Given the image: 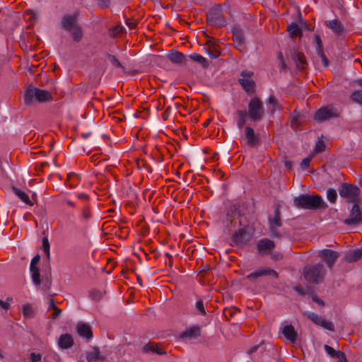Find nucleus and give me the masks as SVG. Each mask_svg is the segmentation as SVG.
I'll list each match as a JSON object with an SVG mask.
<instances>
[{"label":"nucleus","instance_id":"obj_1","mask_svg":"<svg viewBox=\"0 0 362 362\" xmlns=\"http://www.w3.org/2000/svg\"><path fill=\"white\" fill-rule=\"evenodd\" d=\"M293 204L306 209H325L327 206L320 195L301 194L294 198Z\"/></svg>","mask_w":362,"mask_h":362},{"label":"nucleus","instance_id":"obj_2","mask_svg":"<svg viewBox=\"0 0 362 362\" xmlns=\"http://www.w3.org/2000/svg\"><path fill=\"white\" fill-rule=\"evenodd\" d=\"M52 100L51 93L45 90H41L29 86L24 94V100L26 105H32L35 101L45 103Z\"/></svg>","mask_w":362,"mask_h":362},{"label":"nucleus","instance_id":"obj_3","mask_svg":"<svg viewBox=\"0 0 362 362\" xmlns=\"http://www.w3.org/2000/svg\"><path fill=\"white\" fill-rule=\"evenodd\" d=\"M325 274L326 271L324 269L323 265L320 264H317L315 266L306 267L304 269L305 278L308 281L313 283H317L322 280Z\"/></svg>","mask_w":362,"mask_h":362},{"label":"nucleus","instance_id":"obj_4","mask_svg":"<svg viewBox=\"0 0 362 362\" xmlns=\"http://www.w3.org/2000/svg\"><path fill=\"white\" fill-rule=\"evenodd\" d=\"M264 113L263 105L259 99L252 98L248 104L247 115L250 119L254 122L259 121L262 118Z\"/></svg>","mask_w":362,"mask_h":362},{"label":"nucleus","instance_id":"obj_5","mask_svg":"<svg viewBox=\"0 0 362 362\" xmlns=\"http://www.w3.org/2000/svg\"><path fill=\"white\" fill-rule=\"evenodd\" d=\"M339 115V110L332 106H325L320 108L315 114L314 119L317 122H324Z\"/></svg>","mask_w":362,"mask_h":362},{"label":"nucleus","instance_id":"obj_6","mask_svg":"<svg viewBox=\"0 0 362 362\" xmlns=\"http://www.w3.org/2000/svg\"><path fill=\"white\" fill-rule=\"evenodd\" d=\"M341 197L346 199L348 201L355 203L358 201L359 189L350 184H343L339 189Z\"/></svg>","mask_w":362,"mask_h":362},{"label":"nucleus","instance_id":"obj_7","mask_svg":"<svg viewBox=\"0 0 362 362\" xmlns=\"http://www.w3.org/2000/svg\"><path fill=\"white\" fill-rule=\"evenodd\" d=\"M253 72L250 71H243L241 72L239 82L248 93H253L255 89V82L252 79Z\"/></svg>","mask_w":362,"mask_h":362},{"label":"nucleus","instance_id":"obj_8","mask_svg":"<svg viewBox=\"0 0 362 362\" xmlns=\"http://www.w3.org/2000/svg\"><path fill=\"white\" fill-rule=\"evenodd\" d=\"M306 315L315 324L327 329L329 331H334V327L332 322L327 321L321 316L312 312H307Z\"/></svg>","mask_w":362,"mask_h":362},{"label":"nucleus","instance_id":"obj_9","mask_svg":"<svg viewBox=\"0 0 362 362\" xmlns=\"http://www.w3.org/2000/svg\"><path fill=\"white\" fill-rule=\"evenodd\" d=\"M39 261H40V255H37L32 259L30 265V276H31V278H32V280H33L34 284L36 286H39L41 283L39 269L37 267V264L39 262Z\"/></svg>","mask_w":362,"mask_h":362},{"label":"nucleus","instance_id":"obj_10","mask_svg":"<svg viewBox=\"0 0 362 362\" xmlns=\"http://www.w3.org/2000/svg\"><path fill=\"white\" fill-rule=\"evenodd\" d=\"M318 256L331 267L338 258L339 253L332 250L324 249L318 252Z\"/></svg>","mask_w":362,"mask_h":362},{"label":"nucleus","instance_id":"obj_11","mask_svg":"<svg viewBox=\"0 0 362 362\" xmlns=\"http://www.w3.org/2000/svg\"><path fill=\"white\" fill-rule=\"evenodd\" d=\"M169 60L175 64L189 66V57L179 52H174L168 55Z\"/></svg>","mask_w":362,"mask_h":362},{"label":"nucleus","instance_id":"obj_12","mask_svg":"<svg viewBox=\"0 0 362 362\" xmlns=\"http://www.w3.org/2000/svg\"><path fill=\"white\" fill-rule=\"evenodd\" d=\"M325 25L337 35H341L344 31V25L337 18L327 20L325 21Z\"/></svg>","mask_w":362,"mask_h":362},{"label":"nucleus","instance_id":"obj_13","mask_svg":"<svg viewBox=\"0 0 362 362\" xmlns=\"http://www.w3.org/2000/svg\"><path fill=\"white\" fill-rule=\"evenodd\" d=\"M265 275H270V276H273L274 277H278V274H277L276 272H275L274 270H272L267 267H261V268L257 269L256 271H255L254 272L249 274L246 276V279L248 280H251L252 279H256V278L260 277L262 276H265Z\"/></svg>","mask_w":362,"mask_h":362},{"label":"nucleus","instance_id":"obj_14","mask_svg":"<svg viewBox=\"0 0 362 362\" xmlns=\"http://www.w3.org/2000/svg\"><path fill=\"white\" fill-rule=\"evenodd\" d=\"M362 219L361 213L358 204H355L351 211L350 217L344 223L351 225L359 222Z\"/></svg>","mask_w":362,"mask_h":362},{"label":"nucleus","instance_id":"obj_15","mask_svg":"<svg viewBox=\"0 0 362 362\" xmlns=\"http://www.w3.org/2000/svg\"><path fill=\"white\" fill-rule=\"evenodd\" d=\"M274 246V243L269 239L260 240L257 243V249L261 254L269 253Z\"/></svg>","mask_w":362,"mask_h":362},{"label":"nucleus","instance_id":"obj_16","mask_svg":"<svg viewBox=\"0 0 362 362\" xmlns=\"http://www.w3.org/2000/svg\"><path fill=\"white\" fill-rule=\"evenodd\" d=\"M200 335V328L198 326H190L181 334L183 339H196Z\"/></svg>","mask_w":362,"mask_h":362},{"label":"nucleus","instance_id":"obj_17","mask_svg":"<svg viewBox=\"0 0 362 362\" xmlns=\"http://www.w3.org/2000/svg\"><path fill=\"white\" fill-rule=\"evenodd\" d=\"M62 27L67 31H70L78 25L76 22V16L66 15L62 19Z\"/></svg>","mask_w":362,"mask_h":362},{"label":"nucleus","instance_id":"obj_18","mask_svg":"<svg viewBox=\"0 0 362 362\" xmlns=\"http://www.w3.org/2000/svg\"><path fill=\"white\" fill-rule=\"evenodd\" d=\"M74 340L71 336L69 334H64L60 336L58 345L62 349H66L72 346Z\"/></svg>","mask_w":362,"mask_h":362},{"label":"nucleus","instance_id":"obj_19","mask_svg":"<svg viewBox=\"0 0 362 362\" xmlns=\"http://www.w3.org/2000/svg\"><path fill=\"white\" fill-rule=\"evenodd\" d=\"M78 334L82 337L89 339L92 337L90 327L88 324L78 323L76 327Z\"/></svg>","mask_w":362,"mask_h":362},{"label":"nucleus","instance_id":"obj_20","mask_svg":"<svg viewBox=\"0 0 362 362\" xmlns=\"http://www.w3.org/2000/svg\"><path fill=\"white\" fill-rule=\"evenodd\" d=\"M282 333L284 337L291 342L296 339V332L292 325H286L282 329Z\"/></svg>","mask_w":362,"mask_h":362},{"label":"nucleus","instance_id":"obj_21","mask_svg":"<svg viewBox=\"0 0 362 362\" xmlns=\"http://www.w3.org/2000/svg\"><path fill=\"white\" fill-rule=\"evenodd\" d=\"M188 57L189 64H190L191 61H194L200 64L203 68H205L208 66L207 59L199 54L192 53V54L189 55Z\"/></svg>","mask_w":362,"mask_h":362},{"label":"nucleus","instance_id":"obj_22","mask_svg":"<svg viewBox=\"0 0 362 362\" xmlns=\"http://www.w3.org/2000/svg\"><path fill=\"white\" fill-rule=\"evenodd\" d=\"M292 60L298 69H303L304 68L305 61L304 56L299 52H294L292 54Z\"/></svg>","mask_w":362,"mask_h":362},{"label":"nucleus","instance_id":"obj_23","mask_svg":"<svg viewBox=\"0 0 362 362\" xmlns=\"http://www.w3.org/2000/svg\"><path fill=\"white\" fill-rule=\"evenodd\" d=\"M237 124L240 129L243 128L245 124L248 115L244 110H238L237 112Z\"/></svg>","mask_w":362,"mask_h":362},{"label":"nucleus","instance_id":"obj_24","mask_svg":"<svg viewBox=\"0 0 362 362\" xmlns=\"http://www.w3.org/2000/svg\"><path fill=\"white\" fill-rule=\"evenodd\" d=\"M14 192H15L16 195L18 196V197L19 199H21L24 203H25L26 204H28L29 206L33 205V202L30 200L28 196L26 194L25 192H24L18 189H15Z\"/></svg>","mask_w":362,"mask_h":362},{"label":"nucleus","instance_id":"obj_25","mask_svg":"<svg viewBox=\"0 0 362 362\" xmlns=\"http://www.w3.org/2000/svg\"><path fill=\"white\" fill-rule=\"evenodd\" d=\"M72 35L73 40L75 42H78L82 38V31L79 25H77L74 29L69 31Z\"/></svg>","mask_w":362,"mask_h":362},{"label":"nucleus","instance_id":"obj_26","mask_svg":"<svg viewBox=\"0 0 362 362\" xmlns=\"http://www.w3.org/2000/svg\"><path fill=\"white\" fill-rule=\"evenodd\" d=\"M267 103L269 105L272 106V112H274L275 111L280 110V106L279 105L278 100L274 96H269Z\"/></svg>","mask_w":362,"mask_h":362},{"label":"nucleus","instance_id":"obj_27","mask_svg":"<svg viewBox=\"0 0 362 362\" xmlns=\"http://www.w3.org/2000/svg\"><path fill=\"white\" fill-rule=\"evenodd\" d=\"M24 17L28 21L33 22L37 18V13L32 9H27L24 12Z\"/></svg>","mask_w":362,"mask_h":362},{"label":"nucleus","instance_id":"obj_28","mask_svg":"<svg viewBox=\"0 0 362 362\" xmlns=\"http://www.w3.org/2000/svg\"><path fill=\"white\" fill-rule=\"evenodd\" d=\"M313 43L315 45L317 53V52L321 53V52L323 51V47H322V40L319 35H314Z\"/></svg>","mask_w":362,"mask_h":362},{"label":"nucleus","instance_id":"obj_29","mask_svg":"<svg viewBox=\"0 0 362 362\" xmlns=\"http://www.w3.org/2000/svg\"><path fill=\"white\" fill-rule=\"evenodd\" d=\"M361 257H362V248L354 250L347 257L350 261H356Z\"/></svg>","mask_w":362,"mask_h":362},{"label":"nucleus","instance_id":"obj_30","mask_svg":"<svg viewBox=\"0 0 362 362\" xmlns=\"http://www.w3.org/2000/svg\"><path fill=\"white\" fill-rule=\"evenodd\" d=\"M288 31L291 37L297 36L300 34V30L298 25L296 23H292L288 27Z\"/></svg>","mask_w":362,"mask_h":362},{"label":"nucleus","instance_id":"obj_31","mask_svg":"<svg viewBox=\"0 0 362 362\" xmlns=\"http://www.w3.org/2000/svg\"><path fill=\"white\" fill-rule=\"evenodd\" d=\"M241 139L243 144H248L250 146H253L259 142V137H241Z\"/></svg>","mask_w":362,"mask_h":362},{"label":"nucleus","instance_id":"obj_32","mask_svg":"<svg viewBox=\"0 0 362 362\" xmlns=\"http://www.w3.org/2000/svg\"><path fill=\"white\" fill-rule=\"evenodd\" d=\"M300 120V115L298 113H297L296 112H294L291 115V127L293 129H296L298 128Z\"/></svg>","mask_w":362,"mask_h":362},{"label":"nucleus","instance_id":"obj_33","mask_svg":"<svg viewBox=\"0 0 362 362\" xmlns=\"http://www.w3.org/2000/svg\"><path fill=\"white\" fill-rule=\"evenodd\" d=\"M327 198L331 203H334L337 198V191L332 188L328 189L327 191Z\"/></svg>","mask_w":362,"mask_h":362},{"label":"nucleus","instance_id":"obj_34","mask_svg":"<svg viewBox=\"0 0 362 362\" xmlns=\"http://www.w3.org/2000/svg\"><path fill=\"white\" fill-rule=\"evenodd\" d=\"M351 99L362 105V90L354 91L351 95Z\"/></svg>","mask_w":362,"mask_h":362},{"label":"nucleus","instance_id":"obj_35","mask_svg":"<svg viewBox=\"0 0 362 362\" xmlns=\"http://www.w3.org/2000/svg\"><path fill=\"white\" fill-rule=\"evenodd\" d=\"M324 349L325 352L331 357L336 358L338 355V353L340 352V351L335 350L331 346L328 345H325Z\"/></svg>","mask_w":362,"mask_h":362},{"label":"nucleus","instance_id":"obj_36","mask_svg":"<svg viewBox=\"0 0 362 362\" xmlns=\"http://www.w3.org/2000/svg\"><path fill=\"white\" fill-rule=\"evenodd\" d=\"M325 147L326 145L324 141L322 139H319L315 146V153L322 152L325 150Z\"/></svg>","mask_w":362,"mask_h":362},{"label":"nucleus","instance_id":"obj_37","mask_svg":"<svg viewBox=\"0 0 362 362\" xmlns=\"http://www.w3.org/2000/svg\"><path fill=\"white\" fill-rule=\"evenodd\" d=\"M42 250L47 255V258H49V243L47 238H44L42 239Z\"/></svg>","mask_w":362,"mask_h":362},{"label":"nucleus","instance_id":"obj_38","mask_svg":"<svg viewBox=\"0 0 362 362\" xmlns=\"http://www.w3.org/2000/svg\"><path fill=\"white\" fill-rule=\"evenodd\" d=\"M196 310L201 314L205 315L206 311L204 305V303L202 300H199L195 303Z\"/></svg>","mask_w":362,"mask_h":362},{"label":"nucleus","instance_id":"obj_39","mask_svg":"<svg viewBox=\"0 0 362 362\" xmlns=\"http://www.w3.org/2000/svg\"><path fill=\"white\" fill-rule=\"evenodd\" d=\"M23 313L26 317H31L33 316V309L30 305H25L23 307Z\"/></svg>","mask_w":362,"mask_h":362},{"label":"nucleus","instance_id":"obj_40","mask_svg":"<svg viewBox=\"0 0 362 362\" xmlns=\"http://www.w3.org/2000/svg\"><path fill=\"white\" fill-rule=\"evenodd\" d=\"M108 60L109 62L115 66L119 67L121 69H124L122 66L121 63L118 61V59L116 58L114 55H109L108 56Z\"/></svg>","mask_w":362,"mask_h":362},{"label":"nucleus","instance_id":"obj_41","mask_svg":"<svg viewBox=\"0 0 362 362\" xmlns=\"http://www.w3.org/2000/svg\"><path fill=\"white\" fill-rule=\"evenodd\" d=\"M270 226L272 228H277L280 226V220L277 214H275L273 218L269 220Z\"/></svg>","mask_w":362,"mask_h":362},{"label":"nucleus","instance_id":"obj_42","mask_svg":"<svg viewBox=\"0 0 362 362\" xmlns=\"http://www.w3.org/2000/svg\"><path fill=\"white\" fill-rule=\"evenodd\" d=\"M99 351L95 350L88 356L87 359L89 362H95L99 358Z\"/></svg>","mask_w":362,"mask_h":362},{"label":"nucleus","instance_id":"obj_43","mask_svg":"<svg viewBox=\"0 0 362 362\" xmlns=\"http://www.w3.org/2000/svg\"><path fill=\"white\" fill-rule=\"evenodd\" d=\"M311 157L305 158H304L302 162L300 163V168L303 170H305L310 165Z\"/></svg>","mask_w":362,"mask_h":362},{"label":"nucleus","instance_id":"obj_44","mask_svg":"<svg viewBox=\"0 0 362 362\" xmlns=\"http://www.w3.org/2000/svg\"><path fill=\"white\" fill-rule=\"evenodd\" d=\"M318 56L320 57L322 63L325 67L327 66L328 65V60L327 57H325L324 52H317Z\"/></svg>","mask_w":362,"mask_h":362},{"label":"nucleus","instance_id":"obj_45","mask_svg":"<svg viewBox=\"0 0 362 362\" xmlns=\"http://www.w3.org/2000/svg\"><path fill=\"white\" fill-rule=\"evenodd\" d=\"M42 356L40 354L32 353L30 354L31 362H39L41 361Z\"/></svg>","mask_w":362,"mask_h":362},{"label":"nucleus","instance_id":"obj_46","mask_svg":"<svg viewBox=\"0 0 362 362\" xmlns=\"http://www.w3.org/2000/svg\"><path fill=\"white\" fill-rule=\"evenodd\" d=\"M245 136H255V132L254 130L249 127H247L245 129Z\"/></svg>","mask_w":362,"mask_h":362},{"label":"nucleus","instance_id":"obj_47","mask_svg":"<svg viewBox=\"0 0 362 362\" xmlns=\"http://www.w3.org/2000/svg\"><path fill=\"white\" fill-rule=\"evenodd\" d=\"M336 358L338 359L337 362H346V359L345 358V356H344V354L341 351L338 353V355L336 357Z\"/></svg>","mask_w":362,"mask_h":362},{"label":"nucleus","instance_id":"obj_48","mask_svg":"<svg viewBox=\"0 0 362 362\" xmlns=\"http://www.w3.org/2000/svg\"><path fill=\"white\" fill-rule=\"evenodd\" d=\"M233 37L235 38V41H237L240 43L243 41V37L242 34H240L239 33H234Z\"/></svg>","mask_w":362,"mask_h":362},{"label":"nucleus","instance_id":"obj_49","mask_svg":"<svg viewBox=\"0 0 362 362\" xmlns=\"http://www.w3.org/2000/svg\"><path fill=\"white\" fill-rule=\"evenodd\" d=\"M99 4L101 6H108L110 5V0H98Z\"/></svg>","mask_w":362,"mask_h":362},{"label":"nucleus","instance_id":"obj_50","mask_svg":"<svg viewBox=\"0 0 362 362\" xmlns=\"http://www.w3.org/2000/svg\"><path fill=\"white\" fill-rule=\"evenodd\" d=\"M0 307L4 310H7L9 308V305L8 303H6L0 300Z\"/></svg>","mask_w":362,"mask_h":362},{"label":"nucleus","instance_id":"obj_51","mask_svg":"<svg viewBox=\"0 0 362 362\" xmlns=\"http://www.w3.org/2000/svg\"><path fill=\"white\" fill-rule=\"evenodd\" d=\"M54 313H53V318L56 319L57 317H58L59 316V315L62 313V310L60 309H59L58 308L57 309H54Z\"/></svg>","mask_w":362,"mask_h":362},{"label":"nucleus","instance_id":"obj_52","mask_svg":"<svg viewBox=\"0 0 362 362\" xmlns=\"http://www.w3.org/2000/svg\"><path fill=\"white\" fill-rule=\"evenodd\" d=\"M126 23L129 29H134L136 27V23L134 22H131L129 21H127Z\"/></svg>","mask_w":362,"mask_h":362},{"label":"nucleus","instance_id":"obj_53","mask_svg":"<svg viewBox=\"0 0 362 362\" xmlns=\"http://www.w3.org/2000/svg\"><path fill=\"white\" fill-rule=\"evenodd\" d=\"M90 213H89L88 211H83L82 212V216H83V218H85V219H88V218H90Z\"/></svg>","mask_w":362,"mask_h":362},{"label":"nucleus","instance_id":"obj_54","mask_svg":"<svg viewBox=\"0 0 362 362\" xmlns=\"http://www.w3.org/2000/svg\"><path fill=\"white\" fill-rule=\"evenodd\" d=\"M49 308H51V309H53V310H54V309H57V307L55 305V304H54V303L53 300H52V299H51V300H49Z\"/></svg>","mask_w":362,"mask_h":362},{"label":"nucleus","instance_id":"obj_55","mask_svg":"<svg viewBox=\"0 0 362 362\" xmlns=\"http://www.w3.org/2000/svg\"><path fill=\"white\" fill-rule=\"evenodd\" d=\"M313 300L319 305H323V302L320 299L313 298Z\"/></svg>","mask_w":362,"mask_h":362},{"label":"nucleus","instance_id":"obj_56","mask_svg":"<svg viewBox=\"0 0 362 362\" xmlns=\"http://www.w3.org/2000/svg\"><path fill=\"white\" fill-rule=\"evenodd\" d=\"M124 28L122 26H119L117 28V32H122Z\"/></svg>","mask_w":362,"mask_h":362},{"label":"nucleus","instance_id":"obj_57","mask_svg":"<svg viewBox=\"0 0 362 362\" xmlns=\"http://www.w3.org/2000/svg\"><path fill=\"white\" fill-rule=\"evenodd\" d=\"M234 239H235V240L237 243H239V242H240V240H239V239H238V235H235L234 236Z\"/></svg>","mask_w":362,"mask_h":362},{"label":"nucleus","instance_id":"obj_58","mask_svg":"<svg viewBox=\"0 0 362 362\" xmlns=\"http://www.w3.org/2000/svg\"><path fill=\"white\" fill-rule=\"evenodd\" d=\"M281 257H282V256H281V255H276L275 259H281ZM273 258H274V257Z\"/></svg>","mask_w":362,"mask_h":362},{"label":"nucleus","instance_id":"obj_59","mask_svg":"<svg viewBox=\"0 0 362 362\" xmlns=\"http://www.w3.org/2000/svg\"><path fill=\"white\" fill-rule=\"evenodd\" d=\"M209 121H208V122H205V123L204 124V126H205V127H206V126H207V125L209 124Z\"/></svg>","mask_w":362,"mask_h":362},{"label":"nucleus","instance_id":"obj_60","mask_svg":"<svg viewBox=\"0 0 362 362\" xmlns=\"http://www.w3.org/2000/svg\"><path fill=\"white\" fill-rule=\"evenodd\" d=\"M286 67V65L284 63L282 64V69H284Z\"/></svg>","mask_w":362,"mask_h":362},{"label":"nucleus","instance_id":"obj_61","mask_svg":"<svg viewBox=\"0 0 362 362\" xmlns=\"http://www.w3.org/2000/svg\"><path fill=\"white\" fill-rule=\"evenodd\" d=\"M286 166H288V167H289V168L291 167V166H290V164L288 163V162H287V163H286Z\"/></svg>","mask_w":362,"mask_h":362},{"label":"nucleus","instance_id":"obj_62","mask_svg":"<svg viewBox=\"0 0 362 362\" xmlns=\"http://www.w3.org/2000/svg\"><path fill=\"white\" fill-rule=\"evenodd\" d=\"M81 136H89V134H82Z\"/></svg>","mask_w":362,"mask_h":362},{"label":"nucleus","instance_id":"obj_63","mask_svg":"<svg viewBox=\"0 0 362 362\" xmlns=\"http://www.w3.org/2000/svg\"><path fill=\"white\" fill-rule=\"evenodd\" d=\"M359 84L362 86V81H360Z\"/></svg>","mask_w":362,"mask_h":362},{"label":"nucleus","instance_id":"obj_64","mask_svg":"<svg viewBox=\"0 0 362 362\" xmlns=\"http://www.w3.org/2000/svg\"><path fill=\"white\" fill-rule=\"evenodd\" d=\"M211 57L216 58V56L215 55H211Z\"/></svg>","mask_w":362,"mask_h":362}]
</instances>
